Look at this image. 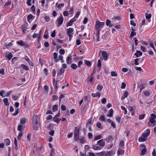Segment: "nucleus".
<instances>
[{
	"label": "nucleus",
	"instance_id": "obj_1",
	"mask_svg": "<svg viewBox=\"0 0 156 156\" xmlns=\"http://www.w3.org/2000/svg\"><path fill=\"white\" fill-rule=\"evenodd\" d=\"M150 133V129H147L143 132L141 135V136L138 138V141L140 142H142L146 140V138L149 136Z\"/></svg>",
	"mask_w": 156,
	"mask_h": 156
},
{
	"label": "nucleus",
	"instance_id": "obj_2",
	"mask_svg": "<svg viewBox=\"0 0 156 156\" xmlns=\"http://www.w3.org/2000/svg\"><path fill=\"white\" fill-rule=\"evenodd\" d=\"M39 118L38 115H34L33 116V127L34 130H37L39 126Z\"/></svg>",
	"mask_w": 156,
	"mask_h": 156
},
{
	"label": "nucleus",
	"instance_id": "obj_3",
	"mask_svg": "<svg viewBox=\"0 0 156 156\" xmlns=\"http://www.w3.org/2000/svg\"><path fill=\"white\" fill-rule=\"evenodd\" d=\"M105 25V22H101L97 20L95 21L94 28L96 32H100L101 29L103 28Z\"/></svg>",
	"mask_w": 156,
	"mask_h": 156
},
{
	"label": "nucleus",
	"instance_id": "obj_4",
	"mask_svg": "<svg viewBox=\"0 0 156 156\" xmlns=\"http://www.w3.org/2000/svg\"><path fill=\"white\" fill-rule=\"evenodd\" d=\"M16 43L21 46L24 47L25 48H29L30 47L29 45L28 44L25 43L22 40L17 41Z\"/></svg>",
	"mask_w": 156,
	"mask_h": 156
},
{
	"label": "nucleus",
	"instance_id": "obj_5",
	"mask_svg": "<svg viewBox=\"0 0 156 156\" xmlns=\"http://www.w3.org/2000/svg\"><path fill=\"white\" fill-rule=\"evenodd\" d=\"M100 53H102V56L103 59L105 61H107L108 58V55L107 52L106 51L100 50L99 54H100Z\"/></svg>",
	"mask_w": 156,
	"mask_h": 156
},
{
	"label": "nucleus",
	"instance_id": "obj_6",
	"mask_svg": "<svg viewBox=\"0 0 156 156\" xmlns=\"http://www.w3.org/2000/svg\"><path fill=\"white\" fill-rule=\"evenodd\" d=\"M63 20L64 19L62 15H60L57 19V25L58 27H60L62 23Z\"/></svg>",
	"mask_w": 156,
	"mask_h": 156
},
{
	"label": "nucleus",
	"instance_id": "obj_7",
	"mask_svg": "<svg viewBox=\"0 0 156 156\" xmlns=\"http://www.w3.org/2000/svg\"><path fill=\"white\" fill-rule=\"evenodd\" d=\"M28 24L27 23L21 25V27L22 30V33L23 34H24L25 33V31L27 29Z\"/></svg>",
	"mask_w": 156,
	"mask_h": 156
},
{
	"label": "nucleus",
	"instance_id": "obj_8",
	"mask_svg": "<svg viewBox=\"0 0 156 156\" xmlns=\"http://www.w3.org/2000/svg\"><path fill=\"white\" fill-rule=\"evenodd\" d=\"M57 80L56 81L55 78H53L52 79L53 84L54 87V89H55L56 90H57L58 88V87L57 85V82L59 81L58 78H57Z\"/></svg>",
	"mask_w": 156,
	"mask_h": 156
},
{
	"label": "nucleus",
	"instance_id": "obj_9",
	"mask_svg": "<svg viewBox=\"0 0 156 156\" xmlns=\"http://www.w3.org/2000/svg\"><path fill=\"white\" fill-rule=\"evenodd\" d=\"M103 141L102 139L99 140L97 142V144L100 147H103L105 144V142Z\"/></svg>",
	"mask_w": 156,
	"mask_h": 156
},
{
	"label": "nucleus",
	"instance_id": "obj_10",
	"mask_svg": "<svg viewBox=\"0 0 156 156\" xmlns=\"http://www.w3.org/2000/svg\"><path fill=\"white\" fill-rule=\"evenodd\" d=\"M124 149L119 148L117 151V154L118 156L122 155L124 154L125 151L123 150Z\"/></svg>",
	"mask_w": 156,
	"mask_h": 156
},
{
	"label": "nucleus",
	"instance_id": "obj_11",
	"mask_svg": "<svg viewBox=\"0 0 156 156\" xmlns=\"http://www.w3.org/2000/svg\"><path fill=\"white\" fill-rule=\"evenodd\" d=\"M140 146H141L143 147L144 148L143 149L141 152V154L142 155H144L145 153L147 152V149H146V147L145 146L144 144H140Z\"/></svg>",
	"mask_w": 156,
	"mask_h": 156
},
{
	"label": "nucleus",
	"instance_id": "obj_12",
	"mask_svg": "<svg viewBox=\"0 0 156 156\" xmlns=\"http://www.w3.org/2000/svg\"><path fill=\"white\" fill-rule=\"evenodd\" d=\"M121 19V17L120 16H114L112 18V19L115 22H116L117 21H119Z\"/></svg>",
	"mask_w": 156,
	"mask_h": 156
},
{
	"label": "nucleus",
	"instance_id": "obj_13",
	"mask_svg": "<svg viewBox=\"0 0 156 156\" xmlns=\"http://www.w3.org/2000/svg\"><path fill=\"white\" fill-rule=\"evenodd\" d=\"M114 139V138L112 135L108 136L105 140L107 143H109L111 140L112 142Z\"/></svg>",
	"mask_w": 156,
	"mask_h": 156
},
{
	"label": "nucleus",
	"instance_id": "obj_14",
	"mask_svg": "<svg viewBox=\"0 0 156 156\" xmlns=\"http://www.w3.org/2000/svg\"><path fill=\"white\" fill-rule=\"evenodd\" d=\"M72 56L71 54L69 55L66 58V63L67 64H70L72 62L71 60L72 59Z\"/></svg>",
	"mask_w": 156,
	"mask_h": 156
},
{
	"label": "nucleus",
	"instance_id": "obj_15",
	"mask_svg": "<svg viewBox=\"0 0 156 156\" xmlns=\"http://www.w3.org/2000/svg\"><path fill=\"white\" fill-rule=\"evenodd\" d=\"M24 59L28 62V63L30 66H34V64L33 62L32 61H30V59L29 58L28 56H26L24 58Z\"/></svg>",
	"mask_w": 156,
	"mask_h": 156
},
{
	"label": "nucleus",
	"instance_id": "obj_16",
	"mask_svg": "<svg viewBox=\"0 0 156 156\" xmlns=\"http://www.w3.org/2000/svg\"><path fill=\"white\" fill-rule=\"evenodd\" d=\"M146 18L148 22H151L150 19L151 17V13L148 14L147 13H146L145 15Z\"/></svg>",
	"mask_w": 156,
	"mask_h": 156
},
{
	"label": "nucleus",
	"instance_id": "obj_17",
	"mask_svg": "<svg viewBox=\"0 0 156 156\" xmlns=\"http://www.w3.org/2000/svg\"><path fill=\"white\" fill-rule=\"evenodd\" d=\"M142 54L143 53L141 51L139 50H137L136 52L134 53V55H135L137 57H139L142 56Z\"/></svg>",
	"mask_w": 156,
	"mask_h": 156
},
{
	"label": "nucleus",
	"instance_id": "obj_18",
	"mask_svg": "<svg viewBox=\"0 0 156 156\" xmlns=\"http://www.w3.org/2000/svg\"><path fill=\"white\" fill-rule=\"evenodd\" d=\"M125 147V144L124 141L123 140H121L120 141L119 144V148H121L124 149Z\"/></svg>",
	"mask_w": 156,
	"mask_h": 156
},
{
	"label": "nucleus",
	"instance_id": "obj_19",
	"mask_svg": "<svg viewBox=\"0 0 156 156\" xmlns=\"http://www.w3.org/2000/svg\"><path fill=\"white\" fill-rule=\"evenodd\" d=\"M92 148L94 150H100L101 149V147L99 146H96V145H93L92 146Z\"/></svg>",
	"mask_w": 156,
	"mask_h": 156
},
{
	"label": "nucleus",
	"instance_id": "obj_20",
	"mask_svg": "<svg viewBox=\"0 0 156 156\" xmlns=\"http://www.w3.org/2000/svg\"><path fill=\"white\" fill-rule=\"evenodd\" d=\"M74 30L73 28H69L67 29V34H73V32Z\"/></svg>",
	"mask_w": 156,
	"mask_h": 156
},
{
	"label": "nucleus",
	"instance_id": "obj_21",
	"mask_svg": "<svg viewBox=\"0 0 156 156\" xmlns=\"http://www.w3.org/2000/svg\"><path fill=\"white\" fill-rule=\"evenodd\" d=\"M65 70L63 68L60 69L59 71L57 72V76L61 75L63 73H64Z\"/></svg>",
	"mask_w": 156,
	"mask_h": 156
},
{
	"label": "nucleus",
	"instance_id": "obj_22",
	"mask_svg": "<svg viewBox=\"0 0 156 156\" xmlns=\"http://www.w3.org/2000/svg\"><path fill=\"white\" fill-rule=\"evenodd\" d=\"M92 96L93 97H98V98L100 97L101 96V94L100 93L98 92L96 93H91V94Z\"/></svg>",
	"mask_w": 156,
	"mask_h": 156
},
{
	"label": "nucleus",
	"instance_id": "obj_23",
	"mask_svg": "<svg viewBox=\"0 0 156 156\" xmlns=\"http://www.w3.org/2000/svg\"><path fill=\"white\" fill-rule=\"evenodd\" d=\"M4 142L5 145L8 146L10 144V139L9 138H7L4 140Z\"/></svg>",
	"mask_w": 156,
	"mask_h": 156
},
{
	"label": "nucleus",
	"instance_id": "obj_24",
	"mask_svg": "<svg viewBox=\"0 0 156 156\" xmlns=\"http://www.w3.org/2000/svg\"><path fill=\"white\" fill-rule=\"evenodd\" d=\"M24 127L21 125H19L17 127V129L19 131L22 132L23 131Z\"/></svg>",
	"mask_w": 156,
	"mask_h": 156
},
{
	"label": "nucleus",
	"instance_id": "obj_25",
	"mask_svg": "<svg viewBox=\"0 0 156 156\" xmlns=\"http://www.w3.org/2000/svg\"><path fill=\"white\" fill-rule=\"evenodd\" d=\"M79 128L78 127H76L75 128L74 134H80Z\"/></svg>",
	"mask_w": 156,
	"mask_h": 156
},
{
	"label": "nucleus",
	"instance_id": "obj_26",
	"mask_svg": "<svg viewBox=\"0 0 156 156\" xmlns=\"http://www.w3.org/2000/svg\"><path fill=\"white\" fill-rule=\"evenodd\" d=\"M54 58L55 60V62H56L59 60L58 59H57L58 54L56 52H54L53 53Z\"/></svg>",
	"mask_w": 156,
	"mask_h": 156
},
{
	"label": "nucleus",
	"instance_id": "obj_27",
	"mask_svg": "<svg viewBox=\"0 0 156 156\" xmlns=\"http://www.w3.org/2000/svg\"><path fill=\"white\" fill-rule=\"evenodd\" d=\"M21 66L23 68V69L26 71H28L29 69L27 66H26L23 64L21 65Z\"/></svg>",
	"mask_w": 156,
	"mask_h": 156
},
{
	"label": "nucleus",
	"instance_id": "obj_28",
	"mask_svg": "<svg viewBox=\"0 0 156 156\" xmlns=\"http://www.w3.org/2000/svg\"><path fill=\"white\" fill-rule=\"evenodd\" d=\"M109 115H107V116L108 117H111L113 116V111L112 108H111L109 110Z\"/></svg>",
	"mask_w": 156,
	"mask_h": 156
},
{
	"label": "nucleus",
	"instance_id": "obj_29",
	"mask_svg": "<svg viewBox=\"0 0 156 156\" xmlns=\"http://www.w3.org/2000/svg\"><path fill=\"white\" fill-rule=\"evenodd\" d=\"M84 63L85 64L88 66H90L91 65V62L90 61L87 60H85L84 61Z\"/></svg>",
	"mask_w": 156,
	"mask_h": 156
},
{
	"label": "nucleus",
	"instance_id": "obj_30",
	"mask_svg": "<svg viewBox=\"0 0 156 156\" xmlns=\"http://www.w3.org/2000/svg\"><path fill=\"white\" fill-rule=\"evenodd\" d=\"M48 31L47 29L45 30L44 35L43 36V38L45 39H47L48 38Z\"/></svg>",
	"mask_w": 156,
	"mask_h": 156
},
{
	"label": "nucleus",
	"instance_id": "obj_31",
	"mask_svg": "<svg viewBox=\"0 0 156 156\" xmlns=\"http://www.w3.org/2000/svg\"><path fill=\"white\" fill-rule=\"evenodd\" d=\"M3 102L4 104L6 106H8L9 105L8 100L7 98L3 99Z\"/></svg>",
	"mask_w": 156,
	"mask_h": 156
},
{
	"label": "nucleus",
	"instance_id": "obj_32",
	"mask_svg": "<svg viewBox=\"0 0 156 156\" xmlns=\"http://www.w3.org/2000/svg\"><path fill=\"white\" fill-rule=\"evenodd\" d=\"M102 138V136L101 135H98L96 136H94V141H96Z\"/></svg>",
	"mask_w": 156,
	"mask_h": 156
},
{
	"label": "nucleus",
	"instance_id": "obj_33",
	"mask_svg": "<svg viewBox=\"0 0 156 156\" xmlns=\"http://www.w3.org/2000/svg\"><path fill=\"white\" fill-rule=\"evenodd\" d=\"M34 19L33 16L31 14L29 15L27 17V21L29 22V20H33Z\"/></svg>",
	"mask_w": 156,
	"mask_h": 156
},
{
	"label": "nucleus",
	"instance_id": "obj_34",
	"mask_svg": "<svg viewBox=\"0 0 156 156\" xmlns=\"http://www.w3.org/2000/svg\"><path fill=\"white\" fill-rule=\"evenodd\" d=\"M96 154L98 156H104V155L105 154V151H102L100 152L96 153Z\"/></svg>",
	"mask_w": 156,
	"mask_h": 156
},
{
	"label": "nucleus",
	"instance_id": "obj_35",
	"mask_svg": "<svg viewBox=\"0 0 156 156\" xmlns=\"http://www.w3.org/2000/svg\"><path fill=\"white\" fill-rule=\"evenodd\" d=\"M111 74L112 76L116 77L118 76L117 72L115 71H112L111 72Z\"/></svg>",
	"mask_w": 156,
	"mask_h": 156
},
{
	"label": "nucleus",
	"instance_id": "obj_36",
	"mask_svg": "<svg viewBox=\"0 0 156 156\" xmlns=\"http://www.w3.org/2000/svg\"><path fill=\"white\" fill-rule=\"evenodd\" d=\"M58 105H54L52 107V111L55 112L58 110Z\"/></svg>",
	"mask_w": 156,
	"mask_h": 156
},
{
	"label": "nucleus",
	"instance_id": "obj_37",
	"mask_svg": "<svg viewBox=\"0 0 156 156\" xmlns=\"http://www.w3.org/2000/svg\"><path fill=\"white\" fill-rule=\"evenodd\" d=\"M20 112V109L19 108H18L16 109L15 112L13 114V115L15 116L16 115Z\"/></svg>",
	"mask_w": 156,
	"mask_h": 156
},
{
	"label": "nucleus",
	"instance_id": "obj_38",
	"mask_svg": "<svg viewBox=\"0 0 156 156\" xmlns=\"http://www.w3.org/2000/svg\"><path fill=\"white\" fill-rule=\"evenodd\" d=\"M79 141L80 143L82 144H84L86 142V140L84 137H82L80 139H79Z\"/></svg>",
	"mask_w": 156,
	"mask_h": 156
},
{
	"label": "nucleus",
	"instance_id": "obj_39",
	"mask_svg": "<svg viewBox=\"0 0 156 156\" xmlns=\"http://www.w3.org/2000/svg\"><path fill=\"white\" fill-rule=\"evenodd\" d=\"M26 119L25 118H23L20 119V123L21 124H24L26 123Z\"/></svg>",
	"mask_w": 156,
	"mask_h": 156
},
{
	"label": "nucleus",
	"instance_id": "obj_40",
	"mask_svg": "<svg viewBox=\"0 0 156 156\" xmlns=\"http://www.w3.org/2000/svg\"><path fill=\"white\" fill-rule=\"evenodd\" d=\"M71 68L73 69H76L77 68V66L75 63L72 64L71 65Z\"/></svg>",
	"mask_w": 156,
	"mask_h": 156
},
{
	"label": "nucleus",
	"instance_id": "obj_41",
	"mask_svg": "<svg viewBox=\"0 0 156 156\" xmlns=\"http://www.w3.org/2000/svg\"><path fill=\"white\" fill-rule=\"evenodd\" d=\"M92 124L91 119H90L88 120L87 122L86 123V126L87 127V126H88L89 125H90Z\"/></svg>",
	"mask_w": 156,
	"mask_h": 156
},
{
	"label": "nucleus",
	"instance_id": "obj_42",
	"mask_svg": "<svg viewBox=\"0 0 156 156\" xmlns=\"http://www.w3.org/2000/svg\"><path fill=\"white\" fill-rule=\"evenodd\" d=\"M53 120L54 122L57 123L58 124L59 123L60 121V119H59L55 117H54L53 118Z\"/></svg>",
	"mask_w": 156,
	"mask_h": 156
},
{
	"label": "nucleus",
	"instance_id": "obj_43",
	"mask_svg": "<svg viewBox=\"0 0 156 156\" xmlns=\"http://www.w3.org/2000/svg\"><path fill=\"white\" fill-rule=\"evenodd\" d=\"M146 114L144 113L142 114L139 115V119L140 120L143 119L145 117Z\"/></svg>",
	"mask_w": 156,
	"mask_h": 156
},
{
	"label": "nucleus",
	"instance_id": "obj_44",
	"mask_svg": "<svg viewBox=\"0 0 156 156\" xmlns=\"http://www.w3.org/2000/svg\"><path fill=\"white\" fill-rule=\"evenodd\" d=\"M99 119L102 121L104 122L105 121V116L103 115H101L99 117Z\"/></svg>",
	"mask_w": 156,
	"mask_h": 156
},
{
	"label": "nucleus",
	"instance_id": "obj_45",
	"mask_svg": "<svg viewBox=\"0 0 156 156\" xmlns=\"http://www.w3.org/2000/svg\"><path fill=\"white\" fill-rule=\"evenodd\" d=\"M136 32L131 31L129 37L130 38H132L134 36H136Z\"/></svg>",
	"mask_w": 156,
	"mask_h": 156
},
{
	"label": "nucleus",
	"instance_id": "obj_46",
	"mask_svg": "<svg viewBox=\"0 0 156 156\" xmlns=\"http://www.w3.org/2000/svg\"><path fill=\"white\" fill-rule=\"evenodd\" d=\"M23 133L22 132H20L19 133L17 137V138L20 140L23 135Z\"/></svg>",
	"mask_w": 156,
	"mask_h": 156
},
{
	"label": "nucleus",
	"instance_id": "obj_47",
	"mask_svg": "<svg viewBox=\"0 0 156 156\" xmlns=\"http://www.w3.org/2000/svg\"><path fill=\"white\" fill-rule=\"evenodd\" d=\"M80 134H74V139L76 141H77L79 137Z\"/></svg>",
	"mask_w": 156,
	"mask_h": 156
},
{
	"label": "nucleus",
	"instance_id": "obj_48",
	"mask_svg": "<svg viewBox=\"0 0 156 156\" xmlns=\"http://www.w3.org/2000/svg\"><path fill=\"white\" fill-rule=\"evenodd\" d=\"M103 87L102 85H98L97 87V89L98 91L101 90L103 89Z\"/></svg>",
	"mask_w": 156,
	"mask_h": 156
},
{
	"label": "nucleus",
	"instance_id": "obj_49",
	"mask_svg": "<svg viewBox=\"0 0 156 156\" xmlns=\"http://www.w3.org/2000/svg\"><path fill=\"white\" fill-rule=\"evenodd\" d=\"M12 56L13 55L12 54L10 53L9 54L7 55L6 57H7L8 60H10L12 58Z\"/></svg>",
	"mask_w": 156,
	"mask_h": 156
},
{
	"label": "nucleus",
	"instance_id": "obj_50",
	"mask_svg": "<svg viewBox=\"0 0 156 156\" xmlns=\"http://www.w3.org/2000/svg\"><path fill=\"white\" fill-rule=\"evenodd\" d=\"M121 108L122 110H124V114L125 115L127 113V111L125 107L123 106H121Z\"/></svg>",
	"mask_w": 156,
	"mask_h": 156
},
{
	"label": "nucleus",
	"instance_id": "obj_51",
	"mask_svg": "<svg viewBox=\"0 0 156 156\" xmlns=\"http://www.w3.org/2000/svg\"><path fill=\"white\" fill-rule=\"evenodd\" d=\"M101 60L100 59L98 60V64H97V66L98 67H100L99 70H100V69H101Z\"/></svg>",
	"mask_w": 156,
	"mask_h": 156
},
{
	"label": "nucleus",
	"instance_id": "obj_52",
	"mask_svg": "<svg viewBox=\"0 0 156 156\" xmlns=\"http://www.w3.org/2000/svg\"><path fill=\"white\" fill-rule=\"evenodd\" d=\"M11 3V1L8 0L6 2H5V3L4 5V6L5 7L8 5H9Z\"/></svg>",
	"mask_w": 156,
	"mask_h": 156
},
{
	"label": "nucleus",
	"instance_id": "obj_53",
	"mask_svg": "<svg viewBox=\"0 0 156 156\" xmlns=\"http://www.w3.org/2000/svg\"><path fill=\"white\" fill-rule=\"evenodd\" d=\"M14 41L13 40L11 41V42H10L8 43V44H6L5 45V46L6 47V48H7V47L9 46H11L12 45V43Z\"/></svg>",
	"mask_w": 156,
	"mask_h": 156
},
{
	"label": "nucleus",
	"instance_id": "obj_54",
	"mask_svg": "<svg viewBox=\"0 0 156 156\" xmlns=\"http://www.w3.org/2000/svg\"><path fill=\"white\" fill-rule=\"evenodd\" d=\"M100 32H96V37H97V41H99V39H100Z\"/></svg>",
	"mask_w": 156,
	"mask_h": 156
},
{
	"label": "nucleus",
	"instance_id": "obj_55",
	"mask_svg": "<svg viewBox=\"0 0 156 156\" xmlns=\"http://www.w3.org/2000/svg\"><path fill=\"white\" fill-rule=\"evenodd\" d=\"M41 30H40V31L39 33L38 34H37L38 36V42H39L41 39Z\"/></svg>",
	"mask_w": 156,
	"mask_h": 156
},
{
	"label": "nucleus",
	"instance_id": "obj_56",
	"mask_svg": "<svg viewBox=\"0 0 156 156\" xmlns=\"http://www.w3.org/2000/svg\"><path fill=\"white\" fill-rule=\"evenodd\" d=\"M12 98L13 100L16 101L18 98V97L17 95H14L13 94H12Z\"/></svg>",
	"mask_w": 156,
	"mask_h": 156
},
{
	"label": "nucleus",
	"instance_id": "obj_57",
	"mask_svg": "<svg viewBox=\"0 0 156 156\" xmlns=\"http://www.w3.org/2000/svg\"><path fill=\"white\" fill-rule=\"evenodd\" d=\"M66 106L64 105H61V109L63 111H65L66 109Z\"/></svg>",
	"mask_w": 156,
	"mask_h": 156
},
{
	"label": "nucleus",
	"instance_id": "obj_58",
	"mask_svg": "<svg viewBox=\"0 0 156 156\" xmlns=\"http://www.w3.org/2000/svg\"><path fill=\"white\" fill-rule=\"evenodd\" d=\"M73 23L72 22V21L71 20H70L68 22V23H67V25L66 26V27H68V26H71L73 25Z\"/></svg>",
	"mask_w": 156,
	"mask_h": 156
},
{
	"label": "nucleus",
	"instance_id": "obj_59",
	"mask_svg": "<svg viewBox=\"0 0 156 156\" xmlns=\"http://www.w3.org/2000/svg\"><path fill=\"white\" fill-rule=\"evenodd\" d=\"M59 52L61 55H63L65 54V52L63 49H61L59 50Z\"/></svg>",
	"mask_w": 156,
	"mask_h": 156
},
{
	"label": "nucleus",
	"instance_id": "obj_60",
	"mask_svg": "<svg viewBox=\"0 0 156 156\" xmlns=\"http://www.w3.org/2000/svg\"><path fill=\"white\" fill-rule=\"evenodd\" d=\"M140 48L143 52H145L147 51L146 48L145 47L141 46Z\"/></svg>",
	"mask_w": 156,
	"mask_h": 156
},
{
	"label": "nucleus",
	"instance_id": "obj_61",
	"mask_svg": "<svg viewBox=\"0 0 156 156\" xmlns=\"http://www.w3.org/2000/svg\"><path fill=\"white\" fill-rule=\"evenodd\" d=\"M56 31L55 30H54L53 32L51 33V36L52 37H54L55 36Z\"/></svg>",
	"mask_w": 156,
	"mask_h": 156
},
{
	"label": "nucleus",
	"instance_id": "obj_62",
	"mask_svg": "<svg viewBox=\"0 0 156 156\" xmlns=\"http://www.w3.org/2000/svg\"><path fill=\"white\" fill-rule=\"evenodd\" d=\"M106 99L105 98H103L101 101V102L103 104H105L106 102Z\"/></svg>",
	"mask_w": 156,
	"mask_h": 156
},
{
	"label": "nucleus",
	"instance_id": "obj_63",
	"mask_svg": "<svg viewBox=\"0 0 156 156\" xmlns=\"http://www.w3.org/2000/svg\"><path fill=\"white\" fill-rule=\"evenodd\" d=\"M149 122L153 124L155 122V119L151 118L149 120Z\"/></svg>",
	"mask_w": 156,
	"mask_h": 156
},
{
	"label": "nucleus",
	"instance_id": "obj_64",
	"mask_svg": "<svg viewBox=\"0 0 156 156\" xmlns=\"http://www.w3.org/2000/svg\"><path fill=\"white\" fill-rule=\"evenodd\" d=\"M101 124L100 122H98L96 124V126L98 128H100L101 127Z\"/></svg>",
	"mask_w": 156,
	"mask_h": 156
}]
</instances>
